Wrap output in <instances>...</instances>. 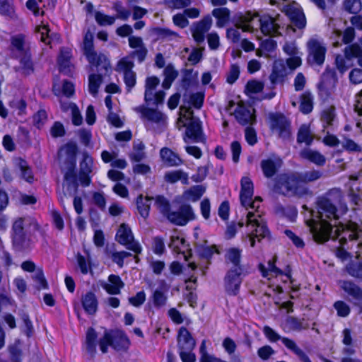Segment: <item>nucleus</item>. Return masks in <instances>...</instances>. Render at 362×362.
<instances>
[{
  "label": "nucleus",
  "mask_w": 362,
  "mask_h": 362,
  "mask_svg": "<svg viewBox=\"0 0 362 362\" xmlns=\"http://www.w3.org/2000/svg\"><path fill=\"white\" fill-rule=\"evenodd\" d=\"M339 216V212L328 199H322L319 201L317 215L315 218L307 221L315 241L324 243L332 237L331 221L337 219ZM361 233H362V227L356 223L349 222L347 224L336 226L332 238L339 239L341 245H343L347 238L356 239Z\"/></svg>",
  "instance_id": "nucleus-1"
},
{
  "label": "nucleus",
  "mask_w": 362,
  "mask_h": 362,
  "mask_svg": "<svg viewBox=\"0 0 362 362\" xmlns=\"http://www.w3.org/2000/svg\"><path fill=\"white\" fill-rule=\"evenodd\" d=\"M240 199L242 206L247 211L246 217V227L247 229L246 237L249 239L250 246L254 247L255 238L260 239L268 234V230L258 209L262 202L259 197L253 199L254 185L251 179L244 176L240 180Z\"/></svg>",
  "instance_id": "nucleus-2"
},
{
  "label": "nucleus",
  "mask_w": 362,
  "mask_h": 362,
  "mask_svg": "<svg viewBox=\"0 0 362 362\" xmlns=\"http://www.w3.org/2000/svg\"><path fill=\"white\" fill-rule=\"evenodd\" d=\"M204 101V94L197 93L189 96L187 101H185V105L180 107L179 117L176 126L177 129H181L186 127L185 136L184 140L187 142V139L198 141L201 136L200 122L193 117V112L191 110V106L195 108H200Z\"/></svg>",
  "instance_id": "nucleus-3"
},
{
  "label": "nucleus",
  "mask_w": 362,
  "mask_h": 362,
  "mask_svg": "<svg viewBox=\"0 0 362 362\" xmlns=\"http://www.w3.org/2000/svg\"><path fill=\"white\" fill-rule=\"evenodd\" d=\"M320 177L321 173L315 170L305 172L299 178L294 175H283L276 184V190L288 196H302L307 192L305 182L315 181Z\"/></svg>",
  "instance_id": "nucleus-4"
},
{
  "label": "nucleus",
  "mask_w": 362,
  "mask_h": 362,
  "mask_svg": "<svg viewBox=\"0 0 362 362\" xmlns=\"http://www.w3.org/2000/svg\"><path fill=\"white\" fill-rule=\"evenodd\" d=\"M257 16V13H252L251 11L238 13L235 17V26L226 30V38L230 42L236 43L240 39V30L245 33H255L257 30L255 28V18Z\"/></svg>",
  "instance_id": "nucleus-5"
},
{
  "label": "nucleus",
  "mask_w": 362,
  "mask_h": 362,
  "mask_svg": "<svg viewBox=\"0 0 362 362\" xmlns=\"http://www.w3.org/2000/svg\"><path fill=\"white\" fill-rule=\"evenodd\" d=\"M241 251L238 248H230L226 252V261L234 265L226 277V290L230 294H236L241 283V268L239 266Z\"/></svg>",
  "instance_id": "nucleus-6"
},
{
  "label": "nucleus",
  "mask_w": 362,
  "mask_h": 362,
  "mask_svg": "<svg viewBox=\"0 0 362 362\" xmlns=\"http://www.w3.org/2000/svg\"><path fill=\"white\" fill-rule=\"evenodd\" d=\"M129 344V339L122 331H105L103 337L99 341V347L103 354L107 352L109 346L121 350L127 349Z\"/></svg>",
  "instance_id": "nucleus-7"
},
{
  "label": "nucleus",
  "mask_w": 362,
  "mask_h": 362,
  "mask_svg": "<svg viewBox=\"0 0 362 362\" xmlns=\"http://www.w3.org/2000/svg\"><path fill=\"white\" fill-rule=\"evenodd\" d=\"M93 36L89 31L86 32L83 37V52L91 66L98 67V70L110 68V62L103 54H98L93 49Z\"/></svg>",
  "instance_id": "nucleus-8"
},
{
  "label": "nucleus",
  "mask_w": 362,
  "mask_h": 362,
  "mask_svg": "<svg viewBox=\"0 0 362 362\" xmlns=\"http://www.w3.org/2000/svg\"><path fill=\"white\" fill-rule=\"evenodd\" d=\"M177 343L180 356L182 362H195L196 356L193 353L195 346V340L185 327L179 329Z\"/></svg>",
  "instance_id": "nucleus-9"
},
{
  "label": "nucleus",
  "mask_w": 362,
  "mask_h": 362,
  "mask_svg": "<svg viewBox=\"0 0 362 362\" xmlns=\"http://www.w3.org/2000/svg\"><path fill=\"white\" fill-rule=\"evenodd\" d=\"M308 61L312 64L322 65L325 59L327 48L322 40L313 37L307 42Z\"/></svg>",
  "instance_id": "nucleus-10"
},
{
  "label": "nucleus",
  "mask_w": 362,
  "mask_h": 362,
  "mask_svg": "<svg viewBox=\"0 0 362 362\" xmlns=\"http://www.w3.org/2000/svg\"><path fill=\"white\" fill-rule=\"evenodd\" d=\"M259 26L261 33L265 35L276 36L281 35V25L279 17L272 18L269 16H257L255 18V28Z\"/></svg>",
  "instance_id": "nucleus-11"
},
{
  "label": "nucleus",
  "mask_w": 362,
  "mask_h": 362,
  "mask_svg": "<svg viewBox=\"0 0 362 362\" xmlns=\"http://www.w3.org/2000/svg\"><path fill=\"white\" fill-rule=\"evenodd\" d=\"M134 66L133 61L131 58L127 57L121 59L117 65L116 71L122 73L124 75V81L128 89V91L136 84V74L132 71Z\"/></svg>",
  "instance_id": "nucleus-12"
},
{
  "label": "nucleus",
  "mask_w": 362,
  "mask_h": 362,
  "mask_svg": "<svg viewBox=\"0 0 362 362\" xmlns=\"http://www.w3.org/2000/svg\"><path fill=\"white\" fill-rule=\"evenodd\" d=\"M282 11L290 18L293 25L299 29H303L305 27V16L300 6L298 3L293 1L292 3L284 6L282 8Z\"/></svg>",
  "instance_id": "nucleus-13"
},
{
  "label": "nucleus",
  "mask_w": 362,
  "mask_h": 362,
  "mask_svg": "<svg viewBox=\"0 0 362 362\" xmlns=\"http://www.w3.org/2000/svg\"><path fill=\"white\" fill-rule=\"evenodd\" d=\"M116 239L120 244L125 245L136 253H139L141 250L140 245L134 240L130 228L124 223L119 226L116 234Z\"/></svg>",
  "instance_id": "nucleus-14"
},
{
  "label": "nucleus",
  "mask_w": 362,
  "mask_h": 362,
  "mask_svg": "<svg viewBox=\"0 0 362 362\" xmlns=\"http://www.w3.org/2000/svg\"><path fill=\"white\" fill-rule=\"evenodd\" d=\"M166 217L169 221L175 225L185 226L189 221L193 220L195 215L189 205H183L177 211H170Z\"/></svg>",
  "instance_id": "nucleus-15"
},
{
  "label": "nucleus",
  "mask_w": 362,
  "mask_h": 362,
  "mask_svg": "<svg viewBox=\"0 0 362 362\" xmlns=\"http://www.w3.org/2000/svg\"><path fill=\"white\" fill-rule=\"evenodd\" d=\"M272 130L280 136L286 138L290 135V125L286 118L280 114H271L269 117Z\"/></svg>",
  "instance_id": "nucleus-16"
},
{
  "label": "nucleus",
  "mask_w": 362,
  "mask_h": 362,
  "mask_svg": "<svg viewBox=\"0 0 362 362\" xmlns=\"http://www.w3.org/2000/svg\"><path fill=\"white\" fill-rule=\"evenodd\" d=\"M212 20L210 16H206L199 22L194 23L191 27V32L193 39L197 42L201 43L204 40L205 33L209 30L211 27Z\"/></svg>",
  "instance_id": "nucleus-17"
},
{
  "label": "nucleus",
  "mask_w": 362,
  "mask_h": 362,
  "mask_svg": "<svg viewBox=\"0 0 362 362\" xmlns=\"http://www.w3.org/2000/svg\"><path fill=\"white\" fill-rule=\"evenodd\" d=\"M205 192V188L202 185L193 186L185 190L181 196L176 198V202L182 204L186 202H195L198 201Z\"/></svg>",
  "instance_id": "nucleus-18"
},
{
  "label": "nucleus",
  "mask_w": 362,
  "mask_h": 362,
  "mask_svg": "<svg viewBox=\"0 0 362 362\" xmlns=\"http://www.w3.org/2000/svg\"><path fill=\"white\" fill-rule=\"evenodd\" d=\"M142 115L153 126L164 127L167 124V116L158 110L146 108L143 110Z\"/></svg>",
  "instance_id": "nucleus-19"
},
{
  "label": "nucleus",
  "mask_w": 362,
  "mask_h": 362,
  "mask_svg": "<svg viewBox=\"0 0 362 362\" xmlns=\"http://www.w3.org/2000/svg\"><path fill=\"white\" fill-rule=\"evenodd\" d=\"M254 112L255 110L252 107L238 103L234 114L240 123L246 124H252L255 121Z\"/></svg>",
  "instance_id": "nucleus-20"
},
{
  "label": "nucleus",
  "mask_w": 362,
  "mask_h": 362,
  "mask_svg": "<svg viewBox=\"0 0 362 362\" xmlns=\"http://www.w3.org/2000/svg\"><path fill=\"white\" fill-rule=\"evenodd\" d=\"M168 290L169 288L164 281H161L158 286L153 290L151 299L155 307L160 308L166 304Z\"/></svg>",
  "instance_id": "nucleus-21"
},
{
  "label": "nucleus",
  "mask_w": 362,
  "mask_h": 362,
  "mask_svg": "<svg viewBox=\"0 0 362 362\" xmlns=\"http://www.w3.org/2000/svg\"><path fill=\"white\" fill-rule=\"evenodd\" d=\"M281 159L276 156H272L267 159H264L261 163V167L264 175L270 177L273 176L278 169L281 166Z\"/></svg>",
  "instance_id": "nucleus-22"
},
{
  "label": "nucleus",
  "mask_w": 362,
  "mask_h": 362,
  "mask_svg": "<svg viewBox=\"0 0 362 362\" xmlns=\"http://www.w3.org/2000/svg\"><path fill=\"white\" fill-rule=\"evenodd\" d=\"M276 257H274L272 260H269L267 263V267L266 268L264 265H259V269L264 277L271 279L274 277H281L283 281H286L290 277L288 275H283V273L275 267L274 262Z\"/></svg>",
  "instance_id": "nucleus-23"
},
{
  "label": "nucleus",
  "mask_w": 362,
  "mask_h": 362,
  "mask_svg": "<svg viewBox=\"0 0 362 362\" xmlns=\"http://www.w3.org/2000/svg\"><path fill=\"white\" fill-rule=\"evenodd\" d=\"M81 302L85 312L88 315H94L98 310V300L92 292H87L81 296Z\"/></svg>",
  "instance_id": "nucleus-24"
},
{
  "label": "nucleus",
  "mask_w": 362,
  "mask_h": 362,
  "mask_svg": "<svg viewBox=\"0 0 362 362\" xmlns=\"http://www.w3.org/2000/svg\"><path fill=\"white\" fill-rule=\"evenodd\" d=\"M71 57V49L68 48H64L61 50L58 58V64L60 71L64 73L65 74H69L74 70V67L70 62Z\"/></svg>",
  "instance_id": "nucleus-25"
},
{
  "label": "nucleus",
  "mask_w": 362,
  "mask_h": 362,
  "mask_svg": "<svg viewBox=\"0 0 362 362\" xmlns=\"http://www.w3.org/2000/svg\"><path fill=\"white\" fill-rule=\"evenodd\" d=\"M101 158L105 163H111V166L119 169H124L127 166V162L124 158H118L116 152L110 153L104 151L101 153Z\"/></svg>",
  "instance_id": "nucleus-26"
},
{
  "label": "nucleus",
  "mask_w": 362,
  "mask_h": 362,
  "mask_svg": "<svg viewBox=\"0 0 362 362\" xmlns=\"http://www.w3.org/2000/svg\"><path fill=\"white\" fill-rule=\"evenodd\" d=\"M104 289L110 294H118L124 286V283L119 276L111 274L107 282L103 286Z\"/></svg>",
  "instance_id": "nucleus-27"
},
{
  "label": "nucleus",
  "mask_w": 362,
  "mask_h": 362,
  "mask_svg": "<svg viewBox=\"0 0 362 362\" xmlns=\"http://www.w3.org/2000/svg\"><path fill=\"white\" fill-rule=\"evenodd\" d=\"M162 161L168 166H177L182 163L180 157L168 148H163L160 151Z\"/></svg>",
  "instance_id": "nucleus-28"
},
{
  "label": "nucleus",
  "mask_w": 362,
  "mask_h": 362,
  "mask_svg": "<svg viewBox=\"0 0 362 362\" xmlns=\"http://www.w3.org/2000/svg\"><path fill=\"white\" fill-rule=\"evenodd\" d=\"M212 15L216 19V27L219 28L225 27L230 21V11L227 8H215L212 11Z\"/></svg>",
  "instance_id": "nucleus-29"
},
{
  "label": "nucleus",
  "mask_w": 362,
  "mask_h": 362,
  "mask_svg": "<svg viewBox=\"0 0 362 362\" xmlns=\"http://www.w3.org/2000/svg\"><path fill=\"white\" fill-rule=\"evenodd\" d=\"M341 288L355 300H362V290L351 281H341L339 283Z\"/></svg>",
  "instance_id": "nucleus-30"
},
{
  "label": "nucleus",
  "mask_w": 362,
  "mask_h": 362,
  "mask_svg": "<svg viewBox=\"0 0 362 362\" xmlns=\"http://www.w3.org/2000/svg\"><path fill=\"white\" fill-rule=\"evenodd\" d=\"M76 145L75 143L69 142L64 145L59 152V156L61 158H66L71 163L73 168L75 165V155L76 153Z\"/></svg>",
  "instance_id": "nucleus-31"
},
{
  "label": "nucleus",
  "mask_w": 362,
  "mask_h": 362,
  "mask_svg": "<svg viewBox=\"0 0 362 362\" xmlns=\"http://www.w3.org/2000/svg\"><path fill=\"white\" fill-rule=\"evenodd\" d=\"M300 156L317 165H323L325 163V157L320 152L305 148L300 152Z\"/></svg>",
  "instance_id": "nucleus-32"
},
{
  "label": "nucleus",
  "mask_w": 362,
  "mask_h": 362,
  "mask_svg": "<svg viewBox=\"0 0 362 362\" xmlns=\"http://www.w3.org/2000/svg\"><path fill=\"white\" fill-rule=\"evenodd\" d=\"M11 49L16 57H21L28 54L24 39L21 36H15L11 39Z\"/></svg>",
  "instance_id": "nucleus-33"
},
{
  "label": "nucleus",
  "mask_w": 362,
  "mask_h": 362,
  "mask_svg": "<svg viewBox=\"0 0 362 362\" xmlns=\"http://www.w3.org/2000/svg\"><path fill=\"white\" fill-rule=\"evenodd\" d=\"M344 55L347 59H356L358 66L362 67V46L358 44L347 46L344 49Z\"/></svg>",
  "instance_id": "nucleus-34"
},
{
  "label": "nucleus",
  "mask_w": 362,
  "mask_h": 362,
  "mask_svg": "<svg viewBox=\"0 0 362 362\" xmlns=\"http://www.w3.org/2000/svg\"><path fill=\"white\" fill-rule=\"evenodd\" d=\"M165 96L163 90L145 91L144 99L148 105H158L163 103Z\"/></svg>",
  "instance_id": "nucleus-35"
},
{
  "label": "nucleus",
  "mask_w": 362,
  "mask_h": 362,
  "mask_svg": "<svg viewBox=\"0 0 362 362\" xmlns=\"http://www.w3.org/2000/svg\"><path fill=\"white\" fill-rule=\"evenodd\" d=\"M129 44L132 48L137 49V50L135 52V54L137 55L140 61H143L147 51L144 47L141 38L139 37L131 36L129 38Z\"/></svg>",
  "instance_id": "nucleus-36"
},
{
  "label": "nucleus",
  "mask_w": 362,
  "mask_h": 362,
  "mask_svg": "<svg viewBox=\"0 0 362 362\" xmlns=\"http://www.w3.org/2000/svg\"><path fill=\"white\" fill-rule=\"evenodd\" d=\"M165 180L170 183L180 181L183 184L188 182V175L181 170H171L165 173Z\"/></svg>",
  "instance_id": "nucleus-37"
},
{
  "label": "nucleus",
  "mask_w": 362,
  "mask_h": 362,
  "mask_svg": "<svg viewBox=\"0 0 362 362\" xmlns=\"http://www.w3.org/2000/svg\"><path fill=\"white\" fill-rule=\"evenodd\" d=\"M169 247L175 252L182 254L185 259H187V255L185 254V251L187 250V245H185V240L183 238H180L177 235H173L171 237Z\"/></svg>",
  "instance_id": "nucleus-38"
},
{
  "label": "nucleus",
  "mask_w": 362,
  "mask_h": 362,
  "mask_svg": "<svg viewBox=\"0 0 362 362\" xmlns=\"http://www.w3.org/2000/svg\"><path fill=\"white\" fill-rule=\"evenodd\" d=\"M96 338L97 334L93 328H89L86 332L84 348L90 355H93L95 353Z\"/></svg>",
  "instance_id": "nucleus-39"
},
{
  "label": "nucleus",
  "mask_w": 362,
  "mask_h": 362,
  "mask_svg": "<svg viewBox=\"0 0 362 362\" xmlns=\"http://www.w3.org/2000/svg\"><path fill=\"white\" fill-rule=\"evenodd\" d=\"M53 90L55 95L59 97L62 95H65L66 97H71L74 93V86L71 82L64 81L62 87L59 85L54 83Z\"/></svg>",
  "instance_id": "nucleus-40"
},
{
  "label": "nucleus",
  "mask_w": 362,
  "mask_h": 362,
  "mask_svg": "<svg viewBox=\"0 0 362 362\" xmlns=\"http://www.w3.org/2000/svg\"><path fill=\"white\" fill-rule=\"evenodd\" d=\"M281 341L283 344L288 349L291 350L295 354H296L303 362H311L308 356L296 345V344L293 340L283 337Z\"/></svg>",
  "instance_id": "nucleus-41"
},
{
  "label": "nucleus",
  "mask_w": 362,
  "mask_h": 362,
  "mask_svg": "<svg viewBox=\"0 0 362 362\" xmlns=\"http://www.w3.org/2000/svg\"><path fill=\"white\" fill-rule=\"evenodd\" d=\"M164 79L162 86L165 89H169L177 78L178 72L175 69L172 65H168L163 71Z\"/></svg>",
  "instance_id": "nucleus-42"
},
{
  "label": "nucleus",
  "mask_w": 362,
  "mask_h": 362,
  "mask_svg": "<svg viewBox=\"0 0 362 362\" xmlns=\"http://www.w3.org/2000/svg\"><path fill=\"white\" fill-rule=\"evenodd\" d=\"M145 146L140 141H137L134 143L133 150L129 154V158L132 161L139 162L146 158Z\"/></svg>",
  "instance_id": "nucleus-43"
},
{
  "label": "nucleus",
  "mask_w": 362,
  "mask_h": 362,
  "mask_svg": "<svg viewBox=\"0 0 362 362\" xmlns=\"http://www.w3.org/2000/svg\"><path fill=\"white\" fill-rule=\"evenodd\" d=\"M264 88V84L262 81L258 80H250L246 86L245 92L250 98H255V95L262 92Z\"/></svg>",
  "instance_id": "nucleus-44"
},
{
  "label": "nucleus",
  "mask_w": 362,
  "mask_h": 362,
  "mask_svg": "<svg viewBox=\"0 0 362 362\" xmlns=\"http://www.w3.org/2000/svg\"><path fill=\"white\" fill-rule=\"evenodd\" d=\"M313 140V134L310 132V127L303 124L300 127L298 134V141L310 145Z\"/></svg>",
  "instance_id": "nucleus-45"
},
{
  "label": "nucleus",
  "mask_w": 362,
  "mask_h": 362,
  "mask_svg": "<svg viewBox=\"0 0 362 362\" xmlns=\"http://www.w3.org/2000/svg\"><path fill=\"white\" fill-rule=\"evenodd\" d=\"M61 106L62 108L64 110H70L71 114L72 123L74 125L78 126L82 124L83 117L81 115V112L78 107L75 104L69 103L67 107L62 104Z\"/></svg>",
  "instance_id": "nucleus-46"
},
{
  "label": "nucleus",
  "mask_w": 362,
  "mask_h": 362,
  "mask_svg": "<svg viewBox=\"0 0 362 362\" xmlns=\"http://www.w3.org/2000/svg\"><path fill=\"white\" fill-rule=\"evenodd\" d=\"M36 31L40 35L41 41L45 44H51L54 40H57L59 38L57 35L54 37L49 35V29L45 23H42L41 25L37 26Z\"/></svg>",
  "instance_id": "nucleus-47"
},
{
  "label": "nucleus",
  "mask_w": 362,
  "mask_h": 362,
  "mask_svg": "<svg viewBox=\"0 0 362 362\" xmlns=\"http://www.w3.org/2000/svg\"><path fill=\"white\" fill-rule=\"evenodd\" d=\"M0 13L11 18L15 16L13 0H0Z\"/></svg>",
  "instance_id": "nucleus-48"
},
{
  "label": "nucleus",
  "mask_w": 362,
  "mask_h": 362,
  "mask_svg": "<svg viewBox=\"0 0 362 362\" xmlns=\"http://www.w3.org/2000/svg\"><path fill=\"white\" fill-rule=\"evenodd\" d=\"M153 199V198L149 197H143V196H139L137 199V207L139 211V214L143 217H146L148 214V210L150 207L149 202Z\"/></svg>",
  "instance_id": "nucleus-49"
},
{
  "label": "nucleus",
  "mask_w": 362,
  "mask_h": 362,
  "mask_svg": "<svg viewBox=\"0 0 362 362\" xmlns=\"http://www.w3.org/2000/svg\"><path fill=\"white\" fill-rule=\"evenodd\" d=\"M102 83V77L100 74H90L88 77V90L90 94L95 95Z\"/></svg>",
  "instance_id": "nucleus-50"
},
{
  "label": "nucleus",
  "mask_w": 362,
  "mask_h": 362,
  "mask_svg": "<svg viewBox=\"0 0 362 362\" xmlns=\"http://www.w3.org/2000/svg\"><path fill=\"white\" fill-rule=\"evenodd\" d=\"M23 220L22 218L17 219L13 225V240L14 244H20L23 238Z\"/></svg>",
  "instance_id": "nucleus-51"
},
{
  "label": "nucleus",
  "mask_w": 362,
  "mask_h": 362,
  "mask_svg": "<svg viewBox=\"0 0 362 362\" xmlns=\"http://www.w3.org/2000/svg\"><path fill=\"white\" fill-rule=\"evenodd\" d=\"M20 58V71L25 75H28L33 71V63L30 61V54H25Z\"/></svg>",
  "instance_id": "nucleus-52"
},
{
  "label": "nucleus",
  "mask_w": 362,
  "mask_h": 362,
  "mask_svg": "<svg viewBox=\"0 0 362 362\" xmlns=\"http://www.w3.org/2000/svg\"><path fill=\"white\" fill-rule=\"evenodd\" d=\"M300 110L303 113H309L313 110V98L308 93L302 95L300 98Z\"/></svg>",
  "instance_id": "nucleus-53"
},
{
  "label": "nucleus",
  "mask_w": 362,
  "mask_h": 362,
  "mask_svg": "<svg viewBox=\"0 0 362 362\" xmlns=\"http://www.w3.org/2000/svg\"><path fill=\"white\" fill-rule=\"evenodd\" d=\"M95 19L96 22L100 25H109L115 23V18L105 15V13L97 11L95 13Z\"/></svg>",
  "instance_id": "nucleus-54"
},
{
  "label": "nucleus",
  "mask_w": 362,
  "mask_h": 362,
  "mask_svg": "<svg viewBox=\"0 0 362 362\" xmlns=\"http://www.w3.org/2000/svg\"><path fill=\"white\" fill-rule=\"evenodd\" d=\"M334 308L337 310V315L341 317H347L351 311L349 305L341 300L335 302L334 304Z\"/></svg>",
  "instance_id": "nucleus-55"
},
{
  "label": "nucleus",
  "mask_w": 362,
  "mask_h": 362,
  "mask_svg": "<svg viewBox=\"0 0 362 362\" xmlns=\"http://www.w3.org/2000/svg\"><path fill=\"white\" fill-rule=\"evenodd\" d=\"M344 8L352 13L359 12L362 8L361 0H344Z\"/></svg>",
  "instance_id": "nucleus-56"
},
{
  "label": "nucleus",
  "mask_w": 362,
  "mask_h": 362,
  "mask_svg": "<svg viewBox=\"0 0 362 362\" xmlns=\"http://www.w3.org/2000/svg\"><path fill=\"white\" fill-rule=\"evenodd\" d=\"M155 204L156 205L157 208L160 210V211L163 215L167 216V214L170 212V206L168 200L162 196H157L155 198Z\"/></svg>",
  "instance_id": "nucleus-57"
},
{
  "label": "nucleus",
  "mask_w": 362,
  "mask_h": 362,
  "mask_svg": "<svg viewBox=\"0 0 362 362\" xmlns=\"http://www.w3.org/2000/svg\"><path fill=\"white\" fill-rule=\"evenodd\" d=\"M329 26L333 29L332 33L330 35V40L332 42V45L335 47L341 45L340 37L341 32L336 28L335 21L332 20L329 23Z\"/></svg>",
  "instance_id": "nucleus-58"
},
{
  "label": "nucleus",
  "mask_w": 362,
  "mask_h": 362,
  "mask_svg": "<svg viewBox=\"0 0 362 362\" xmlns=\"http://www.w3.org/2000/svg\"><path fill=\"white\" fill-rule=\"evenodd\" d=\"M334 117V109L333 107H329L324 110L322 115V121L323 122L324 127L331 126Z\"/></svg>",
  "instance_id": "nucleus-59"
},
{
  "label": "nucleus",
  "mask_w": 362,
  "mask_h": 362,
  "mask_svg": "<svg viewBox=\"0 0 362 362\" xmlns=\"http://www.w3.org/2000/svg\"><path fill=\"white\" fill-rule=\"evenodd\" d=\"M93 168V158L87 155L83 156V159L81 163V171L82 174H89L92 172Z\"/></svg>",
  "instance_id": "nucleus-60"
},
{
  "label": "nucleus",
  "mask_w": 362,
  "mask_h": 362,
  "mask_svg": "<svg viewBox=\"0 0 362 362\" xmlns=\"http://www.w3.org/2000/svg\"><path fill=\"white\" fill-rule=\"evenodd\" d=\"M33 279L36 281L37 287L39 288H45L47 286V282L44 276L42 269L37 268L34 272Z\"/></svg>",
  "instance_id": "nucleus-61"
},
{
  "label": "nucleus",
  "mask_w": 362,
  "mask_h": 362,
  "mask_svg": "<svg viewBox=\"0 0 362 362\" xmlns=\"http://www.w3.org/2000/svg\"><path fill=\"white\" fill-rule=\"evenodd\" d=\"M207 42L211 49L216 50L220 46V37L217 33L211 32L207 35Z\"/></svg>",
  "instance_id": "nucleus-62"
},
{
  "label": "nucleus",
  "mask_w": 362,
  "mask_h": 362,
  "mask_svg": "<svg viewBox=\"0 0 362 362\" xmlns=\"http://www.w3.org/2000/svg\"><path fill=\"white\" fill-rule=\"evenodd\" d=\"M349 81L351 83L357 85L362 83V69L360 68L353 69L349 74Z\"/></svg>",
  "instance_id": "nucleus-63"
},
{
  "label": "nucleus",
  "mask_w": 362,
  "mask_h": 362,
  "mask_svg": "<svg viewBox=\"0 0 362 362\" xmlns=\"http://www.w3.org/2000/svg\"><path fill=\"white\" fill-rule=\"evenodd\" d=\"M166 5L172 8H182L188 6L191 0H165Z\"/></svg>",
  "instance_id": "nucleus-64"
}]
</instances>
